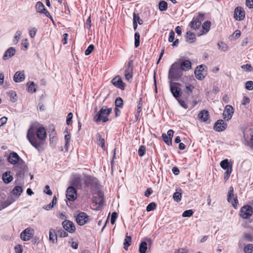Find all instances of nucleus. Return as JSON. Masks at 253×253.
Instances as JSON below:
<instances>
[{
  "label": "nucleus",
  "instance_id": "nucleus-59",
  "mask_svg": "<svg viewBox=\"0 0 253 253\" xmlns=\"http://www.w3.org/2000/svg\"><path fill=\"white\" fill-rule=\"evenodd\" d=\"M246 144L251 148L253 149V135H252L249 140H246Z\"/></svg>",
  "mask_w": 253,
  "mask_h": 253
},
{
  "label": "nucleus",
  "instance_id": "nucleus-22",
  "mask_svg": "<svg viewBox=\"0 0 253 253\" xmlns=\"http://www.w3.org/2000/svg\"><path fill=\"white\" fill-rule=\"evenodd\" d=\"M220 166L221 167L226 170H229V169H231V170H232V163H230L228 161V159H223V161H222L220 162Z\"/></svg>",
  "mask_w": 253,
  "mask_h": 253
},
{
  "label": "nucleus",
  "instance_id": "nucleus-49",
  "mask_svg": "<svg viewBox=\"0 0 253 253\" xmlns=\"http://www.w3.org/2000/svg\"><path fill=\"white\" fill-rule=\"evenodd\" d=\"M118 214L117 212L114 211L113 212L111 216V219L110 222L112 225H113L115 224L116 220L118 217Z\"/></svg>",
  "mask_w": 253,
  "mask_h": 253
},
{
  "label": "nucleus",
  "instance_id": "nucleus-23",
  "mask_svg": "<svg viewBox=\"0 0 253 253\" xmlns=\"http://www.w3.org/2000/svg\"><path fill=\"white\" fill-rule=\"evenodd\" d=\"M179 65L180 68L182 71V72L183 71H188L191 68V63L188 60H185L183 61L181 63H179Z\"/></svg>",
  "mask_w": 253,
  "mask_h": 253
},
{
  "label": "nucleus",
  "instance_id": "nucleus-52",
  "mask_svg": "<svg viewBox=\"0 0 253 253\" xmlns=\"http://www.w3.org/2000/svg\"><path fill=\"white\" fill-rule=\"evenodd\" d=\"M245 87L248 90H252L253 89V82L251 81H247L246 83Z\"/></svg>",
  "mask_w": 253,
  "mask_h": 253
},
{
  "label": "nucleus",
  "instance_id": "nucleus-3",
  "mask_svg": "<svg viewBox=\"0 0 253 253\" xmlns=\"http://www.w3.org/2000/svg\"><path fill=\"white\" fill-rule=\"evenodd\" d=\"M7 161L13 165L14 169L17 171V174H24L27 170V167L23 159H7Z\"/></svg>",
  "mask_w": 253,
  "mask_h": 253
},
{
  "label": "nucleus",
  "instance_id": "nucleus-57",
  "mask_svg": "<svg viewBox=\"0 0 253 253\" xmlns=\"http://www.w3.org/2000/svg\"><path fill=\"white\" fill-rule=\"evenodd\" d=\"M58 233L59 234V236L60 237H67L68 234L65 230L62 229L61 228L59 229L58 230Z\"/></svg>",
  "mask_w": 253,
  "mask_h": 253
},
{
  "label": "nucleus",
  "instance_id": "nucleus-38",
  "mask_svg": "<svg viewBox=\"0 0 253 253\" xmlns=\"http://www.w3.org/2000/svg\"><path fill=\"white\" fill-rule=\"evenodd\" d=\"M194 88V86L189 84H187L185 85L184 91L188 94H191Z\"/></svg>",
  "mask_w": 253,
  "mask_h": 253
},
{
  "label": "nucleus",
  "instance_id": "nucleus-41",
  "mask_svg": "<svg viewBox=\"0 0 253 253\" xmlns=\"http://www.w3.org/2000/svg\"><path fill=\"white\" fill-rule=\"evenodd\" d=\"M115 106L116 107L123 108V100L120 97H117L115 100Z\"/></svg>",
  "mask_w": 253,
  "mask_h": 253
},
{
  "label": "nucleus",
  "instance_id": "nucleus-43",
  "mask_svg": "<svg viewBox=\"0 0 253 253\" xmlns=\"http://www.w3.org/2000/svg\"><path fill=\"white\" fill-rule=\"evenodd\" d=\"M66 132V134L65 135L64 138L66 142L65 145L66 146H67V145L69 143V141L71 139V135L70 132H68V128H66L65 131H64V133Z\"/></svg>",
  "mask_w": 253,
  "mask_h": 253
},
{
  "label": "nucleus",
  "instance_id": "nucleus-17",
  "mask_svg": "<svg viewBox=\"0 0 253 253\" xmlns=\"http://www.w3.org/2000/svg\"><path fill=\"white\" fill-rule=\"evenodd\" d=\"M234 17L237 20H242L245 17L244 10L241 7H237L235 9Z\"/></svg>",
  "mask_w": 253,
  "mask_h": 253
},
{
  "label": "nucleus",
  "instance_id": "nucleus-33",
  "mask_svg": "<svg viewBox=\"0 0 253 253\" xmlns=\"http://www.w3.org/2000/svg\"><path fill=\"white\" fill-rule=\"evenodd\" d=\"M133 61L130 60L125 67V73H133Z\"/></svg>",
  "mask_w": 253,
  "mask_h": 253
},
{
  "label": "nucleus",
  "instance_id": "nucleus-18",
  "mask_svg": "<svg viewBox=\"0 0 253 253\" xmlns=\"http://www.w3.org/2000/svg\"><path fill=\"white\" fill-rule=\"evenodd\" d=\"M205 67V66H204L203 65H200L199 66H198L195 70L196 78L199 80H202L205 78V76L203 73Z\"/></svg>",
  "mask_w": 253,
  "mask_h": 253
},
{
  "label": "nucleus",
  "instance_id": "nucleus-25",
  "mask_svg": "<svg viewBox=\"0 0 253 253\" xmlns=\"http://www.w3.org/2000/svg\"><path fill=\"white\" fill-rule=\"evenodd\" d=\"M199 119L204 122H207L209 118V112L206 110L201 111L198 115Z\"/></svg>",
  "mask_w": 253,
  "mask_h": 253
},
{
  "label": "nucleus",
  "instance_id": "nucleus-9",
  "mask_svg": "<svg viewBox=\"0 0 253 253\" xmlns=\"http://www.w3.org/2000/svg\"><path fill=\"white\" fill-rule=\"evenodd\" d=\"M66 196L69 201H74L77 197L76 189L73 186H69L67 189Z\"/></svg>",
  "mask_w": 253,
  "mask_h": 253
},
{
  "label": "nucleus",
  "instance_id": "nucleus-62",
  "mask_svg": "<svg viewBox=\"0 0 253 253\" xmlns=\"http://www.w3.org/2000/svg\"><path fill=\"white\" fill-rule=\"evenodd\" d=\"M232 170L231 169H229V170H226L224 174V180L225 181H226L229 178L230 175L232 172Z\"/></svg>",
  "mask_w": 253,
  "mask_h": 253
},
{
  "label": "nucleus",
  "instance_id": "nucleus-27",
  "mask_svg": "<svg viewBox=\"0 0 253 253\" xmlns=\"http://www.w3.org/2000/svg\"><path fill=\"white\" fill-rule=\"evenodd\" d=\"M182 191L180 188L176 189V192L173 194V199L176 202L181 200Z\"/></svg>",
  "mask_w": 253,
  "mask_h": 253
},
{
  "label": "nucleus",
  "instance_id": "nucleus-48",
  "mask_svg": "<svg viewBox=\"0 0 253 253\" xmlns=\"http://www.w3.org/2000/svg\"><path fill=\"white\" fill-rule=\"evenodd\" d=\"M157 206V204L155 202H152L148 205L146 207V211H150L154 210Z\"/></svg>",
  "mask_w": 253,
  "mask_h": 253
},
{
  "label": "nucleus",
  "instance_id": "nucleus-21",
  "mask_svg": "<svg viewBox=\"0 0 253 253\" xmlns=\"http://www.w3.org/2000/svg\"><path fill=\"white\" fill-rule=\"evenodd\" d=\"M25 79L24 71H17L13 77V80L16 83H20Z\"/></svg>",
  "mask_w": 253,
  "mask_h": 253
},
{
  "label": "nucleus",
  "instance_id": "nucleus-44",
  "mask_svg": "<svg viewBox=\"0 0 253 253\" xmlns=\"http://www.w3.org/2000/svg\"><path fill=\"white\" fill-rule=\"evenodd\" d=\"M11 203H12V202L9 201L8 200H7L3 201V202H1L0 203V208L1 209V210L7 207Z\"/></svg>",
  "mask_w": 253,
  "mask_h": 253
},
{
  "label": "nucleus",
  "instance_id": "nucleus-58",
  "mask_svg": "<svg viewBox=\"0 0 253 253\" xmlns=\"http://www.w3.org/2000/svg\"><path fill=\"white\" fill-rule=\"evenodd\" d=\"M244 237L246 240L249 242H252L253 241V236L250 233H245Z\"/></svg>",
  "mask_w": 253,
  "mask_h": 253
},
{
  "label": "nucleus",
  "instance_id": "nucleus-14",
  "mask_svg": "<svg viewBox=\"0 0 253 253\" xmlns=\"http://www.w3.org/2000/svg\"><path fill=\"white\" fill-rule=\"evenodd\" d=\"M227 126L226 123L223 120H219L217 121L214 124L213 129L214 130L220 132L224 130Z\"/></svg>",
  "mask_w": 253,
  "mask_h": 253
},
{
  "label": "nucleus",
  "instance_id": "nucleus-29",
  "mask_svg": "<svg viewBox=\"0 0 253 253\" xmlns=\"http://www.w3.org/2000/svg\"><path fill=\"white\" fill-rule=\"evenodd\" d=\"M131 237L128 235L126 233V238L124 242V248L126 251H127L128 247L131 245Z\"/></svg>",
  "mask_w": 253,
  "mask_h": 253
},
{
  "label": "nucleus",
  "instance_id": "nucleus-39",
  "mask_svg": "<svg viewBox=\"0 0 253 253\" xmlns=\"http://www.w3.org/2000/svg\"><path fill=\"white\" fill-rule=\"evenodd\" d=\"M97 136L99 138L98 141V144L100 145L103 150L105 149V140L104 138H102L101 135L99 134H98Z\"/></svg>",
  "mask_w": 253,
  "mask_h": 253
},
{
  "label": "nucleus",
  "instance_id": "nucleus-35",
  "mask_svg": "<svg viewBox=\"0 0 253 253\" xmlns=\"http://www.w3.org/2000/svg\"><path fill=\"white\" fill-rule=\"evenodd\" d=\"M159 8L161 11H166L168 9V3L165 0H161L159 3Z\"/></svg>",
  "mask_w": 253,
  "mask_h": 253
},
{
  "label": "nucleus",
  "instance_id": "nucleus-7",
  "mask_svg": "<svg viewBox=\"0 0 253 253\" xmlns=\"http://www.w3.org/2000/svg\"><path fill=\"white\" fill-rule=\"evenodd\" d=\"M177 84L172 83L171 81L169 82L170 91L172 94L173 96L177 99L182 94V91L180 87L176 86Z\"/></svg>",
  "mask_w": 253,
  "mask_h": 253
},
{
  "label": "nucleus",
  "instance_id": "nucleus-55",
  "mask_svg": "<svg viewBox=\"0 0 253 253\" xmlns=\"http://www.w3.org/2000/svg\"><path fill=\"white\" fill-rule=\"evenodd\" d=\"M14 250L16 253H22L23 251V247L21 245H17L14 247Z\"/></svg>",
  "mask_w": 253,
  "mask_h": 253
},
{
  "label": "nucleus",
  "instance_id": "nucleus-16",
  "mask_svg": "<svg viewBox=\"0 0 253 253\" xmlns=\"http://www.w3.org/2000/svg\"><path fill=\"white\" fill-rule=\"evenodd\" d=\"M33 229L30 228L25 229L21 233V238L25 241L29 240L33 235Z\"/></svg>",
  "mask_w": 253,
  "mask_h": 253
},
{
  "label": "nucleus",
  "instance_id": "nucleus-51",
  "mask_svg": "<svg viewBox=\"0 0 253 253\" xmlns=\"http://www.w3.org/2000/svg\"><path fill=\"white\" fill-rule=\"evenodd\" d=\"M133 16V22L135 21L137 22V23H138L139 25H141L143 24L142 20L140 18L139 16L138 15H136L135 13H134Z\"/></svg>",
  "mask_w": 253,
  "mask_h": 253
},
{
  "label": "nucleus",
  "instance_id": "nucleus-5",
  "mask_svg": "<svg viewBox=\"0 0 253 253\" xmlns=\"http://www.w3.org/2000/svg\"><path fill=\"white\" fill-rule=\"evenodd\" d=\"M253 213V209L251 206L246 205L243 206L240 210L239 215L243 219L250 218Z\"/></svg>",
  "mask_w": 253,
  "mask_h": 253
},
{
  "label": "nucleus",
  "instance_id": "nucleus-6",
  "mask_svg": "<svg viewBox=\"0 0 253 253\" xmlns=\"http://www.w3.org/2000/svg\"><path fill=\"white\" fill-rule=\"evenodd\" d=\"M234 188L232 186H230L229 188L227 200L229 203L232 204L234 208L236 209L237 208V205L238 204V200L237 196L235 197H234Z\"/></svg>",
  "mask_w": 253,
  "mask_h": 253
},
{
  "label": "nucleus",
  "instance_id": "nucleus-8",
  "mask_svg": "<svg viewBox=\"0 0 253 253\" xmlns=\"http://www.w3.org/2000/svg\"><path fill=\"white\" fill-rule=\"evenodd\" d=\"M89 216L84 212H80L76 217L77 223L81 226L84 225L88 220Z\"/></svg>",
  "mask_w": 253,
  "mask_h": 253
},
{
  "label": "nucleus",
  "instance_id": "nucleus-30",
  "mask_svg": "<svg viewBox=\"0 0 253 253\" xmlns=\"http://www.w3.org/2000/svg\"><path fill=\"white\" fill-rule=\"evenodd\" d=\"M23 192V189L22 187L19 186H16L13 189L11 193L14 196H17L19 197Z\"/></svg>",
  "mask_w": 253,
  "mask_h": 253
},
{
  "label": "nucleus",
  "instance_id": "nucleus-20",
  "mask_svg": "<svg viewBox=\"0 0 253 253\" xmlns=\"http://www.w3.org/2000/svg\"><path fill=\"white\" fill-rule=\"evenodd\" d=\"M15 53V49L13 47L8 48L6 51L4 52V55L2 57V59L4 60H6L8 59L11 58Z\"/></svg>",
  "mask_w": 253,
  "mask_h": 253
},
{
  "label": "nucleus",
  "instance_id": "nucleus-24",
  "mask_svg": "<svg viewBox=\"0 0 253 253\" xmlns=\"http://www.w3.org/2000/svg\"><path fill=\"white\" fill-rule=\"evenodd\" d=\"M10 171H7L2 174V178L3 181L6 183H9L13 180V176L10 174Z\"/></svg>",
  "mask_w": 253,
  "mask_h": 253
},
{
  "label": "nucleus",
  "instance_id": "nucleus-11",
  "mask_svg": "<svg viewBox=\"0 0 253 253\" xmlns=\"http://www.w3.org/2000/svg\"><path fill=\"white\" fill-rule=\"evenodd\" d=\"M234 109L231 105H227L225 106L223 112V116L227 121L230 120L233 115Z\"/></svg>",
  "mask_w": 253,
  "mask_h": 253
},
{
  "label": "nucleus",
  "instance_id": "nucleus-45",
  "mask_svg": "<svg viewBox=\"0 0 253 253\" xmlns=\"http://www.w3.org/2000/svg\"><path fill=\"white\" fill-rule=\"evenodd\" d=\"M134 45L135 47H137L140 43V35L138 32H136L134 34Z\"/></svg>",
  "mask_w": 253,
  "mask_h": 253
},
{
  "label": "nucleus",
  "instance_id": "nucleus-36",
  "mask_svg": "<svg viewBox=\"0 0 253 253\" xmlns=\"http://www.w3.org/2000/svg\"><path fill=\"white\" fill-rule=\"evenodd\" d=\"M27 85L28 86V91L31 93H34L36 91V89L35 88V84L34 82H32L30 83H28L27 84Z\"/></svg>",
  "mask_w": 253,
  "mask_h": 253
},
{
  "label": "nucleus",
  "instance_id": "nucleus-31",
  "mask_svg": "<svg viewBox=\"0 0 253 253\" xmlns=\"http://www.w3.org/2000/svg\"><path fill=\"white\" fill-rule=\"evenodd\" d=\"M200 21H198L195 20L194 21V19L193 18L191 22L190 23L189 26L191 29L193 30H196L197 29H199L201 26Z\"/></svg>",
  "mask_w": 253,
  "mask_h": 253
},
{
  "label": "nucleus",
  "instance_id": "nucleus-42",
  "mask_svg": "<svg viewBox=\"0 0 253 253\" xmlns=\"http://www.w3.org/2000/svg\"><path fill=\"white\" fill-rule=\"evenodd\" d=\"M205 14L204 13H198V15L196 16H194L193 18L194 19V21L195 20L198 21H200V23H202V21L204 20Z\"/></svg>",
  "mask_w": 253,
  "mask_h": 253
},
{
  "label": "nucleus",
  "instance_id": "nucleus-40",
  "mask_svg": "<svg viewBox=\"0 0 253 253\" xmlns=\"http://www.w3.org/2000/svg\"><path fill=\"white\" fill-rule=\"evenodd\" d=\"M211 23L210 21H205L202 25L203 29L206 31L205 33H207L210 29Z\"/></svg>",
  "mask_w": 253,
  "mask_h": 253
},
{
  "label": "nucleus",
  "instance_id": "nucleus-15",
  "mask_svg": "<svg viewBox=\"0 0 253 253\" xmlns=\"http://www.w3.org/2000/svg\"><path fill=\"white\" fill-rule=\"evenodd\" d=\"M111 83L116 87L121 89V90H124L126 84L123 83L122 78L120 76H117L114 78L112 80Z\"/></svg>",
  "mask_w": 253,
  "mask_h": 253
},
{
  "label": "nucleus",
  "instance_id": "nucleus-53",
  "mask_svg": "<svg viewBox=\"0 0 253 253\" xmlns=\"http://www.w3.org/2000/svg\"><path fill=\"white\" fill-rule=\"evenodd\" d=\"M218 48L223 51H225L227 50V46L226 44L223 42H218L217 44Z\"/></svg>",
  "mask_w": 253,
  "mask_h": 253
},
{
  "label": "nucleus",
  "instance_id": "nucleus-61",
  "mask_svg": "<svg viewBox=\"0 0 253 253\" xmlns=\"http://www.w3.org/2000/svg\"><path fill=\"white\" fill-rule=\"evenodd\" d=\"M145 147L144 146H141L138 151V155L140 157H142L145 153Z\"/></svg>",
  "mask_w": 253,
  "mask_h": 253
},
{
  "label": "nucleus",
  "instance_id": "nucleus-50",
  "mask_svg": "<svg viewBox=\"0 0 253 253\" xmlns=\"http://www.w3.org/2000/svg\"><path fill=\"white\" fill-rule=\"evenodd\" d=\"M194 213L192 210H188L185 211L182 213V216L184 217H189L191 216Z\"/></svg>",
  "mask_w": 253,
  "mask_h": 253
},
{
  "label": "nucleus",
  "instance_id": "nucleus-54",
  "mask_svg": "<svg viewBox=\"0 0 253 253\" xmlns=\"http://www.w3.org/2000/svg\"><path fill=\"white\" fill-rule=\"evenodd\" d=\"M94 48V45L93 44H90L88 46L87 48L85 51V52H84L85 55H89L92 52Z\"/></svg>",
  "mask_w": 253,
  "mask_h": 253
},
{
  "label": "nucleus",
  "instance_id": "nucleus-10",
  "mask_svg": "<svg viewBox=\"0 0 253 253\" xmlns=\"http://www.w3.org/2000/svg\"><path fill=\"white\" fill-rule=\"evenodd\" d=\"M63 228L70 233H74L76 231V227L74 223L70 220H65L62 223Z\"/></svg>",
  "mask_w": 253,
  "mask_h": 253
},
{
  "label": "nucleus",
  "instance_id": "nucleus-60",
  "mask_svg": "<svg viewBox=\"0 0 253 253\" xmlns=\"http://www.w3.org/2000/svg\"><path fill=\"white\" fill-rule=\"evenodd\" d=\"M177 100L178 101L179 105L182 107H183V108H184L185 109H186L188 108V105L186 103V102H185V101L183 100H181V99H177Z\"/></svg>",
  "mask_w": 253,
  "mask_h": 253
},
{
  "label": "nucleus",
  "instance_id": "nucleus-19",
  "mask_svg": "<svg viewBox=\"0 0 253 253\" xmlns=\"http://www.w3.org/2000/svg\"><path fill=\"white\" fill-rule=\"evenodd\" d=\"M37 137L39 139L43 140L46 138V132L45 128L43 127H40L37 128L36 132Z\"/></svg>",
  "mask_w": 253,
  "mask_h": 253
},
{
  "label": "nucleus",
  "instance_id": "nucleus-32",
  "mask_svg": "<svg viewBox=\"0 0 253 253\" xmlns=\"http://www.w3.org/2000/svg\"><path fill=\"white\" fill-rule=\"evenodd\" d=\"M36 8L37 11L41 13L43 12L44 10H45L44 5L41 1H38L37 2L36 4Z\"/></svg>",
  "mask_w": 253,
  "mask_h": 253
},
{
  "label": "nucleus",
  "instance_id": "nucleus-1",
  "mask_svg": "<svg viewBox=\"0 0 253 253\" xmlns=\"http://www.w3.org/2000/svg\"><path fill=\"white\" fill-rule=\"evenodd\" d=\"M37 130L36 125L32 124L29 126L27 134V138L30 143L37 149L40 151L42 143L38 140L35 136Z\"/></svg>",
  "mask_w": 253,
  "mask_h": 253
},
{
  "label": "nucleus",
  "instance_id": "nucleus-47",
  "mask_svg": "<svg viewBox=\"0 0 253 253\" xmlns=\"http://www.w3.org/2000/svg\"><path fill=\"white\" fill-rule=\"evenodd\" d=\"M162 138L164 141V142L168 145H171V140L169 138L168 135L166 133H163L162 134Z\"/></svg>",
  "mask_w": 253,
  "mask_h": 253
},
{
  "label": "nucleus",
  "instance_id": "nucleus-46",
  "mask_svg": "<svg viewBox=\"0 0 253 253\" xmlns=\"http://www.w3.org/2000/svg\"><path fill=\"white\" fill-rule=\"evenodd\" d=\"M21 34H22V33L20 31H16V32L15 33L14 37V40H13V42H14V43L16 44L18 42L21 38Z\"/></svg>",
  "mask_w": 253,
  "mask_h": 253
},
{
  "label": "nucleus",
  "instance_id": "nucleus-28",
  "mask_svg": "<svg viewBox=\"0 0 253 253\" xmlns=\"http://www.w3.org/2000/svg\"><path fill=\"white\" fill-rule=\"evenodd\" d=\"M196 39V38L195 35L193 33L190 31H188L186 33V40L187 42L189 43H193L195 41Z\"/></svg>",
  "mask_w": 253,
  "mask_h": 253
},
{
  "label": "nucleus",
  "instance_id": "nucleus-37",
  "mask_svg": "<svg viewBox=\"0 0 253 253\" xmlns=\"http://www.w3.org/2000/svg\"><path fill=\"white\" fill-rule=\"evenodd\" d=\"M244 252L245 253H253V244H249L245 246Z\"/></svg>",
  "mask_w": 253,
  "mask_h": 253
},
{
  "label": "nucleus",
  "instance_id": "nucleus-26",
  "mask_svg": "<svg viewBox=\"0 0 253 253\" xmlns=\"http://www.w3.org/2000/svg\"><path fill=\"white\" fill-rule=\"evenodd\" d=\"M49 239L50 241H51L53 243H57V237L56 231L55 230L51 228L49 231Z\"/></svg>",
  "mask_w": 253,
  "mask_h": 253
},
{
  "label": "nucleus",
  "instance_id": "nucleus-13",
  "mask_svg": "<svg viewBox=\"0 0 253 253\" xmlns=\"http://www.w3.org/2000/svg\"><path fill=\"white\" fill-rule=\"evenodd\" d=\"M95 196L93 197L92 202L96 205H103L104 203V193L100 190H98L95 193Z\"/></svg>",
  "mask_w": 253,
  "mask_h": 253
},
{
  "label": "nucleus",
  "instance_id": "nucleus-12",
  "mask_svg": "<svg viewBox=\"0 0 253 253\" xmlns=\"http://www.w3.org/2000/svg\"><path fill=\"white\" fill-rule=\"evenodd\" d=\"M85 184L87 186H90L91 189H97L99 187L98 180L90 176L86 177Z\"/></svg>",
  "mask_w": 253,
  "mask_h": 253
},
{
  "label": "nucleus",
  "instance_id": "nucleus-2",
  "mask_svg": "<svg viewBox=\"0 0 253 253\" xmlns=\"http://www.w3.org/2000/svg\"><path fill=\"white\" fill-rule=\"evenodd\" d=\"M182 74L183 72L180 68L179 63L175 62L170 67L168 78L169 80L177 81Z\"/></svg>",
  "mask_w": 253,
  "mask_h": 253
},
{
  "label": "nucleus",
  "instance_id": "nucleus-56",
  "mask_svg": "<svg viewBox=\"0 0 253 253\" xmlns=\"http://www.w3.org/2000/svg\"><path fill=\"white\" fill-rule=\"evenodd\" d=\"M241 68L246 72H250L252 69L251 65L248 64L241 66Z\"/></svg>",
  "mask_w": 253,
  "mask_h": 253
},
{
  "label": "nucleus",
  "instance_id": "nucleus-64",
  "mask_svg": "<svg viewBox=\"0 0 253 253\" xmlns=\"http://www.w3.org/2000/svg\"><path fill=\"white\" fill-rule=\"evenodd\" d=\"M174 32L173 30H171L169 32V42H171L174 41Z\"/></svg>",
  "mask_w": 253,
  "mask_h": 253
},
{
  "label": "nucleus",
  "instance_id": "nucleus-63",
  "mask_svg": "<svg viewBox=\"0 0 253 253\" xmlns=\"http://www.w3.org/2000/svg\"><path fill=\"white\" fill-rule=\"evenodd\" d=\"M91 17L90 16L88 17L87 19L86 20V23L85 25V28L89 30L91 28Z\"/></svg>",
  "mask_w": 253,
  "mask_h": 253
},
{
  "label": "nucleus",
  "instance_id": "nucleus-34",
  "mask_svg": "<svg viewBox=\"0 0 253 253\" xmlns=\"http://www.w3.org/2000/svg\"><path fill=\"white\" fill-rule=\"evenodd\" d=\"M147 250V243L145 241L142 242L139 245V253H146Z\"/></svg>",
  "mask_w": 253,
  "mask_h": 253
},
{
  "label": "nucleus",
  "instance_id": "nucleus-4",
  "mask_svg": "<svg viewBox=\"0 0 253 253\" xmlns=\"http://www.w3.org/2000/svg\"><path fill=\"white\" fill-rule=\"evenodd\" d=\"M111 112V108H107L106 106H103L99 112L94 116V122L98 123L100 121H102L104 123L107 122L109 120L108 116Z\"/></svg>",
  "mask_w": 253,
  "mask_h": 253
}]
</instances>
